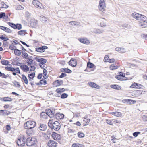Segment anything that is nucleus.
I'll use <instances>...</instances> for the list:
<instances>
[{
	"instance_id": "49",
	"label": "nucleus",
	"mask_w": 147,
	"mask_h": 147,
	"mask_svg": "<svg viewBox=\"0 0 147 147\" xmlns=\"http://www.w3.org/2000/svg\"><path fill=\"white\" fill-rule=\"evenodd\" d=\"M68 96V95L66 93H63L62 94L61 96V98L62 99H64L67 98Z\"/></svg>"
},
{
	"instance_id": "50",
	"label": "nucleus",
	"mask_w": 147,
	"mask_h": 147,
	"mask_svg": "<svg viewBox=\"0 0 147 147\" xmlns=\"http://www.w3.org/2000/svg\"><path fill=\"white\" fill-rule=\"evenodd\" d=\"M7 23L11 27H12L13 28L15 29V27L16 26V24L13 23H11L9 22H8Z\"/></svg>"
},
{
	"instance_id": "7",
	"label": "nucleus",
	"mask_w": 147,
	"mask_h": 147,
	"mask_svg": "<svg viewBox=\"0 0 147 147\" xmlns=\"http://www.w3.org/2000/svg\"><path fill=\"white\" fill-rule=\"evenodd\" d=\"M52 127H53V129L55 131H58L60 129L61 125L58 121H55L53 123Z\"/></svg>"
},
{
	"instance_id": "39",
	"label": "nucleus",
	"mask_w": 147,
	"mask_h": 147,
	"mask_svg": "<svg viewBox=\"0 0 147 147\" xmlns=\"http://www.w3.org/2000/svg\"><path fill=\"white\" fill-rule=\"evenodd\" d=\"M18 34L20 35H25L26 33V30H21L19 31L18 32Z\"/></svg>"
},
{
	"instance_id": "14",
	"label": "nucleus",
	"mask_w": 147,
	"mask_h": 147,
	"mask_svg": "<svg viewBox=\"0 0 147 147\" xmlns=\"http://www.w3.org/2000/svg\"><path fill=\"white\" fill-rule=\"evenodd\" d=\"M26 141L24 140L23 138L22 139H18L17 141V143L18 146H24Z\"/></svg>"
},
{
	"instance_id": "33",
	"label": "nucleus",
	"mask_w": 147,
	"mask_h": 147,
	"mask_svg": "<svg viewBox=\"0 0 147 147\" xmlns=\"http://www.w3.org/2000/svg\"><path fill=\"white\" fill-rule=\"evenodd\" d=\"M102 20L100 23V25L101 27H104L106 26V23L104 21L105 20V19L104 18H102Z\"/></svg>"
},
{
	"instance_id": "26",
	"label": "nucleus",
	"mask_w": 147,
	"mask_h": 147,
	"mask_svg": "<svg viewBox=\"0 0 147 147\" xmlns=\"http://www.w3.org/2000/svg\"><path fill=\"white\" fill-rule=\"evenodd\" d=\"M104 31L103 30H100L99 29H95L93 30V32L96 34H101L103 33Z\"/></svg>"
},
{
	"instance_id": "18",
	"label": "nucleus",
	"mask_w": 147,
	"mask_h": 147,
	"mask_svg": "<svg viewBox=\"0 0 147 147\" xmlns=\"http://www.w3.org/2000/svg\"><path fill=\"white\" fill-rule=\"evenodd\" d=\"M94 66L95 65L89 61L87 63V67L86 68L85 70V71H90L88 70V68H93Z\"/></svg>"
},
{
	"instance_id": "56",
	"label": "nucleus",
	"mask_w": 147,
	"mask_h": 147,
	"mask_svg": "<svg viewBox=\"0 0 147 147\" xmlns=\"http://www.w3.org/2000/svg\"><path fill=\"white\" fill-rule=\"evenodd\" d=\"M5 16V13L3 12L0 13V19L4 18Z\"/></svg>"
},
{
	"instance_id": "9",
	"label": "nucleus",
	"mask_w": 147,
	"mask_h": 147,
	"mask_svg": "<svg viewBox=\"0 0 147 147\" xmlns=\"http://www.w3.org/2000/svg\"><path fill=\"white\" fill-rule=\"evenodd\" d=\"M69 65L73 67H75L77 65V61L76 59L71 58L70 60L69 61Z\"/></svg>"
},
{
	"instance_id": "47",
	"label": "nucleus",
	"mask_w": 147,
	"mask_h": 147,
	"mask_svg": "<svg viewBox=\"0 0 147 147\" xmlns=\"http://www.w3.org/2000/svg\"><path fill=\"white\" fill-rule=\"evenodd\" d=\"M78 136L79 138H82L84 136V134L81 132H78Z\"/></svg>"
},
{
	"instance_id": "29",
	"label": "nucleus",
	"mask_w": 147,
	"mask_h": 147,
	"mask_svg": "<svg viewBox=\"0 0 147 147\" xmlns=\"http://www.w3.org/2000/svg\"><path fill=\"white\" fill-rule=\"evenodd\" d=\"M27 61V63L28 65H30V66L33 65H33V63H35L33 60L28 58V59Z\"/></svg>"
},
{
	"instance_id": "48",
	"label": "nucleus",
	"mask_w": 147,
	"mask_h": 147,
	"mask_svg": "<svg viewBox=\"0 0 147 147\" xmlns=\"http://www.w3.org/2000/svg\"><path fill=\"white\" fill-rule=\"evenodd\" d=\"M2 6L0 7V8H4L7 9L9 7L4 2H2L1 3Z\"/></svg>"
},
{
	"instance_id": "30",
	"label": "nucleus",
	"mask_w": 147,
	"mask_h": 147,
	"mask_svg": "<svg viewBox=\"0 0 147 147\" xmlns=\"http://www.w3.org/2000/svg\"><path fill=\"white\" fill-rule=\"evenodd\" d=\"M5 69L8 71H15L16 69L12 67H5Z\"/></svg>"
},
{
	"instance_id": "46",
	"label": "nucleus",
	"mask_w": 147,
	"mask_h": 147,
	"mask_svg": "<svg viewBox=\"0 0 147 147\" xmlns=\"http://www.w3.org/2000/svg\"><path fill=\"white\" fill-rule=\"evenodd\" d=\"M16 25L15 29H17L18 30H20L22 29V25L21 24L17 23L16 24Z\"/></svg>"
},
{
	"instance_id": "51",
	"label": "nucleus",
	"mask_w": 147,
	"mask_h": 147,
	"mask_svg": "<svg viewBox=\"0 0 147 147\" xmlns=\"http://www.w3.org/2000/svg\"><path fill=\"white\" fill-rule=\"evenodd\" d=\"M40 82L41 85L42 84L45 85L47 84L46 81L45 80L43 79L41 80L40 81Z\"/></svg>"
},
{
	"instance_id": "34",
	"label": "nucleus",
	"mask_w": 147,
	"mask_h": 147,
	"mask_svg": "<svg viewBox=\"0 0 147 147\" xmlns=\"http://www.w3.org/2000/svg\"><path fill=\"white\" fill-rule=\"evenodd\" d=\"M21 78L24 80L26 84H28V80L27 78L24 75L22 74V75Z\"/></svg>"
},
{
	"instance_id": "21",
	"label": "nucleus",
	"mask_w": 147,
	"mask_h": 147,
	"mask_svg": "<svg viewBox=\"0 0 147 147\" xmlns=\"http://www.w3.org/2000/svg\"><path fill=\"white\" fill-rule=\"evenodd\" d=\"M20 68L24 72H26L29 70V67L27 65H21L20 66Z\"/></svg>"
},
{
	"instance_id": "62",
	"label": "nucleus",
	"mask_w": 147,
	"mask_h": 147,
	"mask_svg": "<svg viewBox=\"0 0 147 147\" xmlns=\"http://www.w3.org/2000/svg\"><path fill=\"white\" fill-rule=\"evenodd\" d=\"M126 52V50L124 48L121 47L120 51L119 53H124Z\"/></svg>"
},
{
	"instance_id": "40",
	"label": "nucleus",
	"mask_w": 147,
	"mask_h": 147,
	"mask_svg": "<svg viewBox=\"0 0 147 147\" xmlns=\"http://www.w3.org/2000/svg\"><path fill=\"white\" fill-rule=\"evenodd\" d=\"M74 23V25L76 26H80V22L75 21H71L69 22V23Z\"/></svg>"
},
{
	"instance_id": "5",
	"label": "nucleus",
	"mask_w": 147,
	"mask_h": 147,
	"mask_svg": "<svg viewBox=\"0 0 147 147\" xmlns=\"http://www.w3.org/2000/svg\"><path fill=\"white\" fill-rule=\"evenodd\" d=\"M52 109L54 110V113H53V115L52 118L54 119L56 118L57 120L61 119H63L64 117V115L63 113H58L55 114V110L52 108Z\"/></svg>"
},
{
	"instance_id": "25",
	"label": "nucleus",
	"mask_w": 147,
	"mask_h": 147,
	"mask_svg": "<svg viewBox=\"0 0 147 147\" xmlns=\"http://www.w3.org/2000/svg\"><path fill=\"white\" fill-rule=\"evenodd\" d=\"M146 20H142V21L141 22V24L140 25V26L142 28H145L147 26V22Z\"/></svg>"
},
{
	"instance_id": "15",
	"label": "nucleus",
	"mask_w": 147,
	"mask_h": 147,
	"mask_svg": "<svg viewBox=\"0 0 147 147\" xmlns=\"http://www.w3.org/2000/svg\"><path fill=\"white\" fill-rule=\"evenodd\" d=\"M89 85L92 88L99 89L100 88V86L98 85L95 83L92 82H89L88 83Z\"/></svg>"
},
{
	"instance_id": "59",
	"label": "nucleus",
	"mask_w": 147,
	"mask_h": 147,
	"mask_svg": "<svg viewBox=\"0 0 147 147\" xmlns=\"http://www.w3.org/2000/svg\"><path fill=\"white\" fill-rule=\"evenodd\" d=\"M3 107L4 108L7 109L9 108H12V106L8 104H6L4 105Z\"/></svg>"
},
{
	"instance_id": "27",
	"label": "nucleus",
	"mask_w": 147,
	"mask_h": 147,
	"mask_svg": "<svg viewBox=\"0 0 147 147\" xmlns=\"http://www.w3.org/2000/svg\"><path fill=\"white\" fill-rule=\"evenodd\" d=\"M110 87L116 90L121 89V87L117 84H113L110 85Z\"/></svg>"
},
{
	"instance_id": "35",
	"label": "nucleus",
	"mask_w": 147,
	"mask_h": 147,
	"mask_svg": "<svg viewBox=\"0 0 147 147\" xmlns=\"http://www.w3.org/2000/svg\"><path fill=\"white\" fill-rule=\"evenodd\" d=\"M14 54L16 55L20 56L21 54V52L20 51L16 48L14 51Z\"/></svg>"
},
{
	"instance_id": "10",
	"label": "nucleus",
	"mask_w": 147,
	"mask_h": 147,
	"mask_svg": "<svg viewBox=\"0 0 147 147\" xmlns=\"http://www.w3.org/2000/svg\"><path fill=\"white\" fill-rule=\"evenodd\" d=\"M144 86L142 85L137 83H134L132 84L130 86V88H143Z\"/></svg>"
},
{
	"instance_id": "4",
	"label": "nucleus",
	"mask_w": 147,
	"mask_h": 147,
	"mask_svg": "<svg viewBox=\"0 0 147 147\" xmlns=\"http://www.w3.org/2000/svg\"><path fill=\"white\" fill-rule=\"evenodd\" d=\"M131 16L134 18L138 20H144L147 19L145 16L135 12L133 13Z\"/></svg>"
},
{
	"instance_id": "28",
	"label": "nucleus",
	"mask_w": 147,
	"mask_h": 147,
	"mask_svg": "<svg viewBox=\"0 0 147 147\" xmlns=\"http://www.w3.org/2000/svg\"><path fill=\"white\" fill-rule=\"evenodd\" d=\"M65 91V90L64 88H60L57 89L55 91L57 93L60 94L62 92H64Z\"/></svg>"
},
{
	"instance_id": "61",
	"label": "nucleus",
	"mask_w": 147,
	"mask_h": 147,
	"mask_svg": "<svg viewBox=\"0 0 147 147\" xmlns=\"http://www.w3.org/2000/svg\"><path fill=\"white\" fill-rule=\"evenodd\" d=\"M30 67L31 68L30 70V71H34L36 69V67L34 66L30 65Z\"/></svg>"
},
{
	"instance_id": "1",
	"label": "nucleus",
	"mask_w": 147,
	"mask_h": 147,
	"mask_svg": "<svg viewBox=\"0 0 147 147\" xmlns=\"http://www.w3.org/2000/svg\"><path fill=\"white\" fill-rule=\"evenodd\" d=\"M23 139L25 141H26V145L28 146H35L37 143V139L35 138L24 136Z\"/></svg>"
},
{
	"instance_id": "32",
	"label": "nucleus",
	"mask_w": 147,
	"mask_h": 147,
	"mask_svg": "<svg viewBox=\"0 0 147 147\" xmlns=\"http://www.w3.org/2000/svg\"><path fill=\"white\" fill-rule=\"evenodd\" d=\"M62 69L63 70V71H61V72H64L65 73H66L68 74H70L72 72V71L67 68H62Z\"/></svg>"
},
{
	"instance_id": "58",
	"label": "nucleus",
	"mask_w": 147,
	"mask_h": 147,
	"mask_svg": "<svg viewBox=\"0 0 147 147\" xmlns=\"http://www.w3.org/2000/svg\"><path fill=\"white\" fill-rule=\"evenodd\" d=\"M118 75L121 77H124L125 76V74L123 73L122 72H119Z\"/></svg>"
},
{
	"instance_id": "8",
	"label": "nucleus",
	"mask_w": 147,
	"mask_h": 147,
	"mask_svg": "<svg viewBox=\"0 0 147 147\" xmlns=\"http://www.w3.org/2000/svg\"><path fill=\"white\" fill-rule=\"evenodd\" d=\"M51 136L54 140L59 141L58 142L59 143H61V142L59 141L61 140V138L60 134H57L55 132H53Z\"/></svg>"
},
{
	"instance_id": "24",
	"label": "nucleus",
	"mask_w": 147,
	"mask_h": 147,
	"mask_svg": "<svg viewBox=\"0 0 147 147\" xmlns=\"http://www.w3.org/2000/svg\"><path fill=\"white\" fill-rule=\"evenodd\" d=\"M110 113L118 117H120L122 116L121 113L118 112H112Z\"/></svg>"
},
{
	"instance_id": "63",
	"label": "nucleus",
	"mask_w": 147,
	"mask_h": 147,
	"mask_svg": "<svg viewBox=\"0 0 147 147\" xmlns=\"http://www.w3.org/2000/svg\"><path fill=\"white\" fill-rule=\"evenodd\" d=\"M66 76L67 75L66 74L62 73H61V74L59 76V78H62Z\"/></svg>"
},
{
	"instance_id": "60",
	"label": "nucleus",
	"mask_w": 147,
	"mask_h": 147,
	"mask_svg": "<svg viewBox=\"0 0 147 147\" xmlns=\"http://www.w3.org/2000/svg\"><path fill=\"white\" fill-rule=\"evenodd\" d=\"M1 39L3 40L4 41H6L9 40V39L7 37H4L3 35H2Z\"/></svg>"
},
{
	"instance_id": "37",
	"label": "nucleus",
	"mask_w": 147,
	"mask_h": 147,
	"mask_svg": "<svg viewBox=\"0 0 147 147\" xmlns=\"http://www.w3.org/2000/svg\"><path fill=\"white\" fill-rule=\"evenodd\" d=\"M37 24V21L36 20H34L33 21H31L30 23L31 25L33 27H35L36 26Z\"/></svg>"
},
{
	"instance_id": "3",
	"label": "nucleus",
	"mask_w": 147,
	"mask_h": 147,
	"mask_svg": "<svg viewBox=\"0 0 147 147\" xmlns=\"http://www.w3.org/2000/svg\"><path fill=\"white\" fill-rule=\"evenodd\" d=\"M36 125V122L33 121H29L24 123V127L25 129H32Z\"/></svg>"
},
{
	"instance_id": "53",
	"label": "nucleus",
	"mask_w": 147,
	"mask_h": 147,
	"mask_svg": "<svg viewBox=\"0 0 147 147\" xmlns=\"http://www.w3.org/2000/svg\"><path fill=\"white\" fill-rule=\"evenodd\" d=\"M106 123L110 125H113L114 123V122L113 121V120H110L109 119L106 120Z\"/></svg>"
},
{
	"instance_id": "42",
	"label": "nucleus",
	"mask_w": 147,
	"mask_h": 147,
	"mask_svg": "<svg viewBox=\"0 0 147 147\" xmlns=\"http://www.w3.org/2000/svg\"><path fill=\"white\" fill-rule=\"evenodd\" d=\"M22 57L25 59H28V58L27 57H28V54L26 52L24 51H22Z\"/></svg>"
},
{
	"instance_id": "44",
	"label": "nucleus",
	"mask_w": 147,
	"mask_h": 147,
	"mask_svg": "<svg viewBox=\"0 0 147 147\" xmlns=\"http://www.w3.org/2000/svg\"><path fill=\"white\" fill-rule=\"evenodd\" d=\"M35 73L32 72L30 74H29L28 75V77L30 78L33 79L35 77Z\"/></svg>"
},
{
	"instance_id": "6",
	"label": "nucleus",
	"mask_w": 147,
	"mask_h": 147,
	"mask_svg": "<svg viewBox=\"0 0 147 147\" xmlns=\"http://www.w3.org/2000/svg\"><path fill=\"white\" fill-rule=\"evenodd\" d=\"M98 7L100 11H105L106 6L104 0H100Z\"/></svg>"
},
{
	"instance_id": "45",
	"label": "nucleus",
	"mask_w": 147,
	"mask_h": 147,
	"mask_svg": "<svg viewBox=\"0 0 147 147\" xmlns=\"http://www.w3.org/2000/svg\"><path fill=\"white\" fill-rule=\"evenodd\" d=\"M32 129L27 128V133L28 134H33L34 131Z\"/></svg>"
},
{
	"instance_id": "11",
	"label": "nucleus",
	"mask_w": 147,
	"mask_h": 147,
	"mask_svg": "<svg viewBox=\"0 0 147 147\" xmlns=\"http://www.w3.org/2000/svg\"><path fill=\"white\" fill-rule=\"evenodd\" d=\"M48 47L46 46H43L35 48V51L38 52H43L44 51V50L47 49Z\"/></svg>"
},
{
	"instance_id": "43",
	"label": "nucleus",
	"mask_w": 147,
	"mask_h": 147,
	"mask_svg": "<svg viewBox=\"0 0 147 147\" xmlns=\"http://www.w3.org/2000/svg\"><path fill=\"white\" fill-rule=\"evenodd\" d=\"M53 119H52L51 120H50L48 123V125L49 127L51 129H53Z\"/></svg>"
},
{
	"instance_id": "52",
	"label": "nucleus",
	"mask_w": 147,
	"mask_h": 147,
	"mask_svg": "<svg viewBox=\"0 0 147 147\" xmlns=\"http://www.w3.org/2000/svg\"><path fill=\"white\" fill-rule=\"evenodd\" d=\"M47 60L44 58H41V59L40 60V64H41L42 65H43L46 63L47 62Z\"/></svg>"
},
{
	"instance_id": "19",
	"label": "nucleus",
	"mask_w": 147,
	"mask_h": 147,
	"mask_svg": "<svg viewBox=\"0 0 147 147\" xmlns=\"http://www.w3.org/2000/svg\"><path fill=\"white\" fill-rule=\"evenodd\" d=\"M0 100L4 102H11L12 101L13 99L9 97H4L1 98Z\"/></svg>"
},
{
	"instance_id": "54",
	"label": "nucleus",
	"mask_w": 147,
	"mask_h": 147,
	"mask_svg": "<svg viewBox=\"0 0 147 147\" xmlns=\"http://www.w3.org/2000/svg\"><path fill=\"white\" fill-rule=\"evenodd\" d=\"M9 48L11 50H15L16 48V46L13 45H11L9 46Z\"/></svg>"
},
{
	"instance_id": "2",
	"label": "nucleus",
	"mask_w": 147,
	"mask_h": 147,
	"mask_svg": "<svg viewBox=\"0 0 147 147\" xmlns=\"http://www.w3.org/2000/svg\"><path fill=\"white\" fill-rule=\"evenodd\" d=\"M54 110H53L52 108L50 109H47L45 110V112H42L40 114V117L42 118L46 119L47 118V116L51 118H52L53 113H54Z\"/></svg>"
},
{
	"instance_id": "31",
	"label": "nucleus",
	"mask_w": 147,
	"mask_h": 147,
	"mask_svg": "<svg viewBox=\"0 0 147 147\" xmlns=\"http://www.w3.org/2000/svg\"><path fill=\"white\" fill-rule=\"evenodd\" d=\"M1 63L3 65H11V64H9V61H8L6 60H1Z\"/></svg>"
},
{
	"instance_id": "36",
	"label": "nucleus",
	"mask_w": 147,
	"mask_h": 147,
	"mask_svg": "<svg viewBox=\"0 0 147 147\" xmlns=\"http://www.w3.org/2000/svg\"><path fill=\"white\" fill-rule=\"evenodd\" d=\"M87 117L85 116L84 118V121L85 122V124H84L83 126H85L86 125H88L90 122V119H88L87 120L86 119V118Z\"/></svg>"
},
{
	"instance_id": "23",
	"label": "nucleus",
	"mask_w": 147,
	"mask_h": 147,
	"mask_svg": "<svg viewBox=\"0 0 147 147\" xmlns=\"http://www.w3.org/2000/svg\"><path fill=\"white\" fill-rule=\"evenodd\" d=\"M0 28L7 33H10L12 32L10 29L5 26H0Z\"/></svg>"
},
{
	"instance_id": "17",
	"label": "nucleus",
	"mask_w": 147,
	"mask_h": 147,
	"mask_svg": "<svg viewBox=\"0 0 147 147\" xmlns=\"http://www.w3.org/2000/svg\"><path fill=\"white\" fill-rule=\"evenodd\" d=\"M32 3L37 8H41V6L42 4L38 1L34 0L32 1Z\"/></svg>"
},
{
	"instance_id": "20",
	"label": "nucleus",
	"mask_w": 147,
	"mask_h": 147,
	"mask_svg": "<svg viewBox=\"0 0 147 147\" xmlns=\"http://www.w3.org/2000/svg\"><path fill=\"white\" fill-rule=\"evenodd\" d=\"M11 112L7 110H0V115H8L10 114Z\"/></svg>"
},
{
	"instance_id": "22",
	"label": "nucleus",
	"mask_w": 147,
	"mask_h": 147,
	"mask_svg": "<svg viewBox=\"0 0 147 147\" xmlns=\"http://www.w3.org/2000/svg\"><path fill=\"white\" fill-rule=\"evenodd\" d=\"M47 128V125L45 124H40L38 129L41 131H45Z\"/></svg>"
},
{
	"instance_id": "12",
	"label": "nucleus",
	"mask_w": 147,
	"mask_h": 147,
	"mask_svg": "<svg viewBox=\"0 0 147 147\" xmlns=\"http://www.w3.org/2000/svg\"><path fill=\"white\" fill-rule=\"evenodd\" d=\"M78 40L81 43L85 44L88 45L90 43L89 40L86 38H80Z\"/></svg>"
},
{
	"instance_id": "55",
	"label": "nucleus",
	"mask_w": 147,
	"mask_h": 147,
	"mask_svg": "<svg viewBox=\"0 0 147 147\" xmlns=\"http://www.w3.org/2000/svg\"><path fill=\"white\" fill-rule=\"evenodd\" d=\"M115 78L117 79V80H119L122 81V80H124L123 79V78H121V76H119V75H117L116 76Z\"/></svg>"
},
{
	"instance_id": "41",
	"label": "nucleus",
	"mask_w": 147,
	"mask_h": 147,
	"mask_svg": "<svg viewBox=\"0 0 147 147\" xmlns=\"http://www.w3.org/2000/svg\"><path fill=\"white\" fill-rule=\"evenodd\" d=\"M14 86L18 88H20V85L19 84V82L16 81H14L12 82Z\"/></svg>"
},
{
	"instance_id": "38",
	"label": "nucleus",
	"mask_w": 147,
	"mask_h": 147,
	"mask_svg": "<svg viewBox=\"0 0 147 147\" xmlns=\"http://www.w3.org/2000/svg\"><path fill=\"white\" fill-rule=\"evenodd\" d=\"M119 67V66L117 65H115L114 64H112L110 66V69L112 70H113L116 69Z\"/></svg>"
},
{
	"instance_id": "13",
	"label": "nucleus",
	"mask_w": 147,
	"mask_h": 147,
	"mask_svg": "<svg viewBox=\"0 0 147 147\" xmlns=\"http://www.w3.org/2000/svg\"><path fill=\"white\" fill-rule=\"evenodd\" d=\"M57 143L56 142L52 140H50L48 142V145L49 147H56L57 146Z\"/></svg>"
},
{
	"instance_id": "64",
	"label": "nucleus",
	"mask_w": 147,
	"mask_h": 147,
	"mask_svg": "<svg viewBox=\"0 0 147 147\" xmlns=\"http://www.w3.org/2000/svg\"><path fill=\"white\" fill-rule=\"evenodd\" d=\"M141 37L142 38L146 39H147V34H143L141 35Z\"/></svg>"
},
{
	"instance_id": "16",
	"label": "nucleus",
	"mask_w": 147,
	"mask_h": 147,
	"mask_svg": "<svg viewBox=\"0 0 147 147\" xmlns=\"http://www.w3.org/2000/svg\"><path fill=\"white\" fill-rule=\"evenodd\" d=\"M63 83V81L62 80H58L55 81L53 83V84L54 85H55V86L57 87L60 86Z\"/></svg>"
},
{
	"instance_id": "57",
	"label": "nucleus",
	"mask_w": 147,
	"mask_h": 147,
	"mask_svg": "<svg viewBox=\"0 0 147 147\" xmlns=\"http://www.w3.org/2000/svg\"><path fill=\"white\" fill-rule=\"evenodd\" d=\"M140 132L137 131L134 132L133 133V136L135 137H136L138 136V134H140Z\"/></svg>"
}]
</instances>
